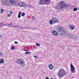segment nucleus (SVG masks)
<instances>
[{"label":"nucleus","mask_w":79,"mask_h":79,"mask_svg":"<svg viewBox=\"0 0 79 79\" xmlns=\"http://www.w3.org/2000/svg\"><path fill=\"white\" fill-rule=\"evenodd\" d=\"M76 70V69H75V68L73 66V65L72 64H70V71L73 73H76V71L75 70Z\"/></svg>","instance_id":"nucleus-6"},{"label":"nucleus","mask_w":79,"mask_h":79,"mask_svg":"<svg viewBox=\"0 0 79 79\" xmlns=\"http://www.w3.org/2000/svg\"><path fill=\"white\" fill-rule=\"evenodd\" d=\"M25 15V13H22L21 14V16H24V15Z\"/></svg>","instance_id":"nucleus-14"},{"label":"nucleus","mask_w":79,"mask_h":79,"mask_svg":"<svg viewBox=\"0 0 79 79\" xmlns=\"http://www.w3.org/2000/svg\"><path fill=\"white\" fill-rule=\"evenodd\" d=\"M48 67L49 69H53V66L52 64H49L48 65Z\"/></svg>","instance_id":"nucleus-9"},{"label":"nucleus","mask_w":79,"mask_h":79,"mask_svg":"<svg viewBox=\"0 0 79 79\" xmlns=\"http://www.w3.org/2000/svg\"><path fill=\"white\" fill-rule=\"evenodd\" d=\"M45 79H49V78H48V77H47L46 78H45Z\"/></svg>","instance_id":"nucleus-27"},{"label":"nucleus","mask_w":79,"mask_h":79,"mask_svg":"<svg viewBox=\"0 0 79 79\" xmlns=\"http://www.w3.org/2000/svg\"><path fill=\"white\" fill-rule=\"evenodd\" d=\"M58 19L56 17H53L52 19L49 20V23L50 24H52L53 23H58Z\"/></svg>","instance_id":"nucleus-3"},{"label":"nucleus","mask_w":79,"mask_h":79,"mask_svg":"<svg viewBox=\"0 0 79 79\" xmlns=\"http://www.w3.org/2000/svg\"><path fill=\"white\" fill-rule=\"evenodd\" d=\"M21 12H20L18 14V18H21Z\"/></svg>","instance_id":"nucleus-11"},{"label":"nucleus","mask_w":79,"mask_h":79,"mask_svg":"<svg viewBox=\"0 0 79 79\" xmlns=\"http://www.w3.org/2000/svg\"><path fill=\"white\" fill-rule=\"evenodd\" d=\"M28 51H29L28 50H27V52H28Z\"/></svg>","instance_id":"nucleus-31"},{"label":"nucleus","mask_w":79,"mask_h":79,"mask_svg":"<svg viewBox=\"0 0 79 79\" xmlns=\"http://www.w3.org/2000/svg\"><path fill=\"white\" fill-rule=\"evenodd\" d=\"M60 4V9H63L66 7V3H64V2L63 1L61 2Z\"/></svg>","instance_id":"nucleus-5"},{"label":"nucleus","mask_w":79,"mask_h":79,"mask_svg":"<svg viewBox=\"0 0 79 79\" xmlns=\"http://www.w3.org/2000/svg\"><path fill=\"white\" fill-rule=\"evenodd\" d=\"M31 18L33 20H35V18L34 16H32Z\"/></svg>","instance_id":"nucleus-19"},{"label":"nucleus","mask_w":79,"mask_h":79,"mask_svg":"<svg viewBox=\"0 0 79 79\" xmlns=\"http://www.w3.org/2000/svg\"><path fill=\"white\" fill-rule=\"evenodd\" d=\"M36 46H38V47H39L40 46V44H39L36 43Z\"/></svg>","instance_id":"nucleus-18"},{"label":"nucleus","mask_w":79,"mask_h":79,"mask_svg":"<svg viewBox=\"0 0 79 79\" xmlns=\"http://www.w3.org/2000/svg\"><path fill=\"white\" fill-rule=\"evenodd\" d=\"M3 59H1L0 60V63H3Z\"/></svg>","instance_id":"nucleus-13"},{"label":"nucleus","mask_w":79,"mask_h":79,"mask_svg":"<svg viewBox=\"0 0 79 79\" xmlns=\"http://www.w3.org/2000/svg\"><path fill=\"white\" fill-rule=\"evenodd\" d=\"M14 48H15V47H14V46L12 47L11 48V49L13 50V49H14Z\"/></svg>","instance_id":"nucleus-24"},{"label":"nucleus","mask_w":79,"mask_h":79,"mask_svg":"<svg viewBox=\"0 0 79 79\" xmlns=\"http://www.w3.org/2000/svg\"><path fill=\"white\" fill-rule=\"evenodd\" d=\"M3 56V54L0 51V57H1V56Z\"/></svg>","instance_id":"nucleus-16"},{"label":"nucleus","mask_w":79,"mask_h":79,"mask_svg":"<svg viewBox=\"0 0 79 79\" xmlns=\"http://www.w3.org/2000/svg\"><path fill=\"white\" fill-rule=\"evenodd\" d=\"M20 79H21V77H20Z\"/></svg>","instance_id":"nucleus-32"},{"label":"nucleus","mask_w":79,"mask_h":79,"mask_svg":"<svg viewBox=\"0 0 79 79\" xmlns=\"http://www.w3.org/2000/svg\"><path fill=\"white\" fill-rule=\"evenodd\" d=\"M16 62L17 64H20L21 66L23 67L25 65V61L22 58L18 59L17 60Z\"/></svg>","instance_id":"nucleus-1"},{"label":"nucleus","mask_w":79,"mask_h":79,"mask_svg":"<svg viewBox=\"0 0 79 79\" xmlns=\"http://www.w3.org/2000/svg\"><path fill=\"white\" fill-rule=\"evenodd\" d=\"M78 10H79V7H78Z\"/></svg>","instance_id":"nucleus-30"},{"label":"nucleus","mask_w":79,"mask_h":79,"mask_svg":"<svg viewBox=\"0 0 79 79\" xmlns=\"http://www.w3.org/2000/svg\"><path fill=\"white\" fill-rule=\"evenodd\" d=\"M52 33L53 35L55 36H56L58 35V33L57 32L53 30L52 31Z\"/></svg>","instance_id":"nucleus-8"},{"label":"nucleus","mask_w":79,"mask_h":79,"mask_svg":"<svg viewBox=\"0 0 79 79\" xmlns=\"http://www.w3.org/2000/svg\"><path fill=\"white\" fill-rule=\"evenodd\" d=\"M34 58H37V57L36 56H34Z\"/></svg>","instance_id":"nucleus-28"},{"label":"nucleus","mask_w":79,"mask_h":79,"mask_svg":"<svg viewBox=\"0 0 79 79\" xmlns=\"http://www.w3.org/2000/svg\"><path fill=\"white\" fill-rule=\"evenodd\" d=\"M58 76L60 78H61L63 76H64L66 74V72L64 69H60L58 73Z\"/></svg>","instance_id":"nucleus-2"},{"label":"nucleus","mask_w":79,"mask_h":79,"mask_svg":"<svg viewBox=\"0 0 79 79\" xmlns=\"http://www.w3.org/2000/svg\"><path fill=\"white\" fill-rule=\"evenodd\" d=\"M24 51H26V52H27V50H24Z\"/></svg>","instance_id":"nucleus-29"},{"label":"nucleus","mask_w":79,"mask_h":79,"mask_svg":"<svg viewBox=\"0 0 79 79\" xmlns=\"http://www.w3.org/2000/svg\"><path fill=\"white\" fill-rule=\"evenodd\" d=\"M23 2H21L20 4H19V5L20 6H21L22 7L23 6Z\"/></svg>","instance_id":"nucleus-12"},{"label":"nucleus","mask_w":79,"mask_h":79,"mask_svg":"<svg viewBox=\"0 0 79 79\" xmlns=\"http://www.w3.org/2000/svg\"><path fill=\"white\" fill-rule=\"evenodd\" d=\"M77 10V8H75L73 9V11H76Z\"/></svg>","instance_id":"nucleus-17"},{"label":"nucleus","mask_w":79,"mask_h":79,"mask_svg":"<svg viewBox=\"0 0 79 79\" xmlns=\"http://www.w3.org/2000/svg\"><path fill=\"white\" fill-rule=\"evenodd\" d=\"M15 44H18V43L16 41H15Z\"/></svg>","instance_id":"nucleus-26"},{"label":"nucleus","mask_w":79,"mask_h":79,"mask_svg":"<svg viewBox=\"0 0 79 79\" xmlns=\"http://www.w3.org/2000/svg\"><path fill=\"white\" fill-rule=\"evenodd\" d=\"M70 29H72V30H73V29H74V27L73 26H70Z\"/></svg>","instance_id":"nucleus-15"},{"label":"nucleus","mask_w":79,"mask_h":79,"mask_svg":"<svg viewBox=\"0 0 79 79\" xmlns=\"http://www.w3.org/2000/svg\"><path fill=\"white\" fill-rule=\"evenodd\" d=\"M10 15H11V14H12V13H13V11H10Z\"/></svg>","instance_id":"nucleus-22"},{"label":"nucleus","mask_w":79,"mask_h":79,"mask_svg":"<svg viewBox=\"0 0 79 79\" xmlns=\"http://www.w3.org/2000/svg\"><path fill=\"white\" fill-rule=\"evenodd\" d=\"M50 0H40V2H39V5H43L44 1H46V2H49Z\"/></svg>","instance_id":"nucleus-7"},{"label":"nucleus","mask_w":79,"mask_h":79,"mask_svg":"<svg viewBox=\"0 0 79 79\" xmlns=\"http://www.w3.org/2000/svg\"><path fill=\"white\" fill-rule=\"evenodd\" d=\"M58 32L61 35H64L66 34V31L64 30V28L62 27H60L59 28Z\"/></svg>","instance_id":"nucleus-4"},{"label":"nucleus","mask_w":79,"mask_h":79,"mask_svg":"<svg viewBox=\"0 0 79 79\" xmlns=\"http://www.w3.org/2000/svg\"><path fill=\"white\" fill-rule=\"evenodd\" d=\"M7 16H8V17H10V16H11V15H10V14H8L7 15Z\"/></svg>","instance_id":"nucleus-23"},{"label":"nucleus","mask_w":79,"mask_h":79,"mask_svg":"<svg viewBox=\"0 0 79 79\" xmlns=\"http://www.w3.org/2000/svg\"><path fill=\"white\" fill-rule=\"evenodd\" d=\"M9 2L10 4L15 3V1H12V0H9Z\"/></svg>","instance_id":"nucleus-10"},{"label":"nucleus","mask_w":79,"mask_h":79,"mask_svg":"<svg viewBox=\"0 0 79 79\" xmlns=\"http://www.w3.org/2000/svg\"><path fill=\"white\" fill-rule=\"evenodd\" d=\"M3 25V24H4V23H0V25Z\"/></svg>","instance_id":"nucleus-25"},{"label":"nucleus","mask_w":79,"mask_h":79,"mask_svg":"<svg viewBox=\"0 0 79 79\" xmlns=\"http://www.w3.org/2000/svg\"><path fill=\"white\" fill-rule=\"evenodd\" d=\"M30 53V52H25V54H29Z\"/></svg>","instance_id":"nucleus-21"},{"label":"nucleus","mask_w":79,"mask_h":79,"mask_svg":"<svg viewBox=\"0 0 79 79\" xmlns=\"http://www.w3.org/2000/svg\"><path fill=\"white\" fill-rule=\"evenodd\" d=\"M0 10H1V13H3V10L2 9H0Z\"/></svg>","instance_id":"nucleus-20"}]
</instances>
